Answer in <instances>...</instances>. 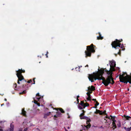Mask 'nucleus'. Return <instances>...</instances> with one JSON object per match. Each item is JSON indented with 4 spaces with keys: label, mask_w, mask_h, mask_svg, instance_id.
<instances>
[{
    "label": "nucleus",
    "mask_w": 131,
    "mask_h": 131,
    "mask_svg": "<svg viewBox=\"0 0 131 131\" xmlns=\"http://www.w3.org/2000/svg\"><path fill=\"white\" fill-rule=\"evenodd\" d=\"M104 71L106 72L107 74L110 75L107 76V78L106 79L105 78L103 77V79L104 80V82L105 83L104 85L106 86H108L109 84H113L114 83V79L112 77V72L111 70L108 71L106 68L104 69Z\"/></svg>",
    "instance_id": "nucleus-2"
},
{
    "label": "nucleus",
    "mask_w": 131,
    "mask_h": 131,
    "mask_svg": "<svg viewBox=\"0 0 131 131\" xmlns=\"http://www.w3.org/2000/svg\"><path fill=\"white\" fill-rule=\"evenodd\" d=\"M34 103L35 104H37L38 106H40V103H38V102H37V103H35V102H34Z\"/></svg>",
    "instance_id": "nucleus-30"
},
{
    "label": "nucleus",
    "mask_w": 131,
    "mask_h": 131,
    "mask_svg": "<svg viewBox=\"0 0 131 131\" xmlns=\"http://www.w3.org/2000/svg\"><path fill=\"white\" fill-rule=\"evenodd\" d=\"M77 103H79V100L78 99H77Z\"/></svg>",
    "instance_id": "nucleus-42"
},
{
    "label": "nucleus",
    "mask_w": 131,
    "mask_h": 131,
    "mask_svg": "<svg viewBox=\"0 0 131 131\" xmlns=\"http://www.w3.org/2000/svg\"><path fill=\"white\" fill-rule=\"evenodd\" d=\"M106 111H104L103 112L102 111H101V113H100V115H101L103 114L105 115L106 114Z\"/></svg>",
    "instance_id": "nucleus-22"
},
{
    "label": "nucleus",
    "mask_w": 131,
    "mask_h": 131,
    "mask_svg": "<svg viewBox=\"0 0 131 131\" xmlns=\"http://www.w3.org/2000/svg\"><path fill=\"white\" fill-rule=\"evenodd\" d=\"M124 117L127 120H130L131 119V117L130 116H126L125 115H124Z\"/></svg>",
    "instance_id": "nucleus-17"
},
{
    "label": "nucleus",
    "mask_w": 131,
    "mask_h": 131,
    "mask_svg": "<svg viewBox=\"0 0 131 131\" xmlns=\"http://www.w3.org/2000/svg\"><path fill=\"white\" fill-rule=\"evenodd\" d=\"M88 66H89L87 64L86 66H85V67H88Z\"/></svg>",
    "instance_id": "nucleus-50"
},
{
    "label": "nucleus",
    "mask_w": 131,
    "mask_h": 131,
    "mask_svg": "<svg viewBox=\"0 0 131 131\" xmlns=\"http://www.w3.org/2000/svg\"><path fill=\"white\" fill-rule=\"evenodd\" d=\"M14 87L15 88V90H18V89L17 88V84L16 83H15L14 84Z\"/></svg>",
    "instance_id": "nucleus-23"
},
{
    "label": "nucleus",
    "mask_w": 131,
    "mask_h": 131,
    "mask_svg": "<svg viewBox=\"0 0 131 131\" xmlns=\"http://www.w3.org/2000/svg\"><path fill=\"white\" fill-rule=\"evenodd\" d=\"M128 91H129V89H128Z\"/></svg>",
    "instance_id": "nucleus-58"
},
{
    "label": "nucleus",
    "mask_w": 131,
    "mask_h": 131,
    "mask_svg": "<svg viewBox=\"0 0 131 131\" xmlns=\"http://www.w3.org/2000/svg\"><path fill=\"white\" fill-rule=\"evenodd\" d=\"M24 85H23V87H24Z\"/></svg>",
    "instance_id": "nucleus-56"
},
{
    "label": "nucleus",
    "mask_w": 131,
    "mask_h": 131,
    "mask_svg": "<svg viewBox=\"0 0 131 131\" xmlns=\"http://www.w3.org/2000/svg\"><path fill=\"white\" fill-rule=\"evenodd\" d=\"M82 111L83 112L81 113L80 115V119H86V120H87V123H90V122L91 121L90 119L87 117L84 116H83L84 115V113L85 112L84 110H82Z\"/></svg>",
    "instance_id": "nucleus-6"
},
{
    "label": "nucleus",
    "mask_w": 131,
    "mask_h": 131,
    "mask_svg": "<svg viewBox=\"0 0 131 131\" xmlns=\"http://www.w3.org/2000/svg\"><path fill=\"white\" fill-rule=\"evenodd\" d=\"M88 92H89V93H90V94L91 93H92V91H89V90H88Z\"/></svg>",
    "instance_id": "nucleus-34"
},
{
    "label": "nucleus",
    "mask_w": 131,
    "mask_h": 131,
    "mask_svg": "<svg viewBox=\"0 0 131 131\" xmlns=\"http://www.w3.org/2000/svg\"><path fill=\"white\" fill-rule=\"evenodd\" d=\"M34 102L37 103V102H38L37 101H36V100H34Z\"/></svg>",
    "instance_id": "nucleus-46"
},
{
    "label": "nucleus",
    "mask_w": 131,
    "mask_h": 131,
    "mask_svg": "<svg viewBox=\"0 0 131 131\" xmlns=\"http://www.w3.org/2000/svg\"><path fill=\"white\" fill-rule=\"evenodd\" d=\"M129 128H130V129H131V127H130Z\"/></svg>",
    "instance_id": "nucleus-57"
},
{
    "label": "nucleus",
    "mask_w": 131,
    "mask_h": 131,
    "mask_svg": "<svg viewBox=\"0 0 131 131\" xmlns=\"http://www.w3.org/2000/svg\"><path fill=\"white\" fill-rule=\"evenodd\" d=\"M27 128H25L24 129V131H27Z\"/></svg>",
    "instance_id": "nucleus-43"
},
{
    "label": "nucleus",
    "mask_w": 131,
    "mask_h": 131,
    "mask_svg": "<svg viewBox=\"0 0 131 131\" xmlns=\"http://www.w3.org/2000/svg\"><path fill=\"white\" fill-rule=\"evenodd\" d=\"M86 94L88 96V97H87L86 99L89 101H91V97L90 93H89V92H87L86 93Z\"/></svg>",
    "instance_id": "nucleus-14"
},
{
    "label": "nucleus",
    "mask_w": 131,
    "mask_h": 131,
    "mask_svg": "<svg viewBox=\"0 0 131 131\" xmlns=\"http://www.w3.org/2000/svg\"><path fill=\"white\" fill-rule=\"evenodd\" d=\"M124 129L125 130H127V128H126V127H124Z\"/></svg>",
    "instance_id": "nucleus-45"
},
{
    "label": "nucleus",
    "mask_w": 131,
    "mask_h": 131,
    "mask_svg": "<svg viewBox=\"0 0 131 131\" xmlns=\"http://www.w3.org/2000/svg\"><path fill=\"white\" fill-rule=\"evenodd\" d=\"M14 125L12 123H11L10 124V128L7 129L6 131H13L14 129Z\"/></svg>",
    "instance_id": "nucleus-9"
},
{
    "label": "nucleus",
    "mask_w": 131,
    "mask_h": 131,
    "mask_svg": "<svg viewBox=\"0 0 131 131\" xmlns=\"http://www.w3.org/2000/svg\"><path fill=\"white\" fill-rule=\"evenodd\" d=\"M88 90L89 91H94L95 90V88L93 85H92L90 87L89 86L88 88Z\"/></svg>",
    "instance_id": "nucleus-11"
},
{
    "label": "nucleus",
    "mask_w": 131,
    "mask_h": 131,
    "mask_svg": "<svg viewBox=\"0 0 131 131\" xmlns=\"http://www.w3.org/2000/svg\"><path fill=\"white\" fill-rule=\"evenodd\" d=\"M59 110L61 112V113H64L65 112L63 110L62 108H59Z\"/></svg>",
    "instance_id": "nucleus-24"
},
{
    "label": "nucleus",
    "mask_w": 131,
    "mask_h": 131,
    "mask_svg": "<svg viewBox=\"0 0 131 131\" xmlns=\"http://www.w3.org/2000/svg\"><path fill=\"white\" fill-rule=\"evenodd\" d=\"M104 69L103 68H101L99 70V71L96 73H93V74H89V75L88 78L90 81L92 82H94V80L96 81V80H102V83L105 84L104 82V80L103 79V75L104 73Z\"/></svg>",
    "instance_id": "nucleus-1"
},
{
    "label": "nucleus",
    "mask_w": 131,
    "mask_h": 131,
    "mask_svg": "<svg viewBox=\"0 0 131 131\" xmlns=\"http://www.w3.org/2000/svg\"><path fill=\"white\" fill-rule=\"evenodd\" d=\"M26 93V91H24L22 92H20L19 93V94H25Z\"/></svg>",
    "instance_id": "nucleus-27"
},
{
    "label": "nucleus",
    "mask_w": 131,
    "mask_h": 131,
    "mask_svg": "<svg viewBox=\"0 0 131 131\" xmlns=\"http://www.w3.org/2000/svg\"><path fill=\"white\" fill-rule=\"evenodd\" d=\"M123 41L122 39L120 40H118L116 39L115 41H113L111 43V45L113 48H114L115 49H119V48H123V47H124L123 44H122V46H121V44L120 43Z\"/></svg>",
    "instance_id": "nucleus-4"
},
{
    "label": "nucleus",
    "mask_w": 131,
    "mask_h": 131,
    "mask_svg": "<svg viewBox=\"0 0 131 131\" xmlns=\"http://www.w3.org/2000/svg\"><path fill=\"white\" fill-rule=\"evenodd\" d=\"M99 128H102L103 129L104 128L102 126H101V127H99Z\"/></svg>",
    "instance_id": "nucleus-44"
},
{
    "label": "nucleus",
    "mask_w": 131,
    "mask_h": 131,
    "mask_svg": "<svg viewBox=\"0 0 131 131\" xmlns=\"http://www.w3.org/2000/svg\"><path fill=\"white\" fill-rule=\"evenodd\" d=\"M97 106H96V105L95 104V106L93 107L96 108H97Z\"/></svg>",
    "instance_id": "nucleus-41"
},
{
    "label": "nucleus",
    "mask_w": 131,
    "mask_h": 131,
    "mask_svg": "<svg viewBox=\"0 0 131 131\" xmlns=\"http://www.w3.org/2000/svg\"><path fill=\"white\" fill-rule=\"evenodd\" d=\"M79 97L80 96L79 95H78L77 96V99H78V98H79Z\"/></svg>",
    "instance_id": "nucleus-47"
},
{
    "label": "nucleus",
    "mask_w": 131,
    "mask_h": 131,
    "mask_svg": "<svg viewBox=\"0 0 131 131\" xmlns=\"http://www.w3.org/2000/svg\"><path fill=\"white\" fill-rule=\"evenodd\" d=\"M17 73L16 75L18 78L17 80V83L20 84L19 81H21L22 80H25L24 77L22 74V73H24L25 71L24 70H23L22 69H19L18 71H16Z\"/></svg>",
    "instance_id": "nucleus-5"
},
{
    "label": "nucleus",
    "mask_w": 131,
    "mask_h": 131,
    "mask_svg": "<svg viewBox=\"0 0 131 131\" xmlns=\"http://www.w3.org/2000/svg\"><path fill=\"white\" fill-rule=\"evenodd\" d=\"M35 78H34L33 79V82H34L33 84H35Z\"/></svg>",
    "instance_id": "nucleus-36"
},
{
    "label": "nucleus",
    "mask_w": 131,
    "mask_h": 131,
    "mask_svg": "<svg viewBox=\"0 0 131 131\" xmlns=\"http://www.w3.org/2000/svg\"><path fill=\"white\" fill-rule=\"evenodd\" d=\"M48 53V51H47L46 54V57L47 58L48 57V56L47 55V54Z\"/></svg>",
    "instance_id": "nucleus-38"
},
{
    "label": "nucleus",
    "mask_w": 131,
    "mask_h": 131,
    "mask_svg": "<svg viewBox=\"0 0 131 131\" xmlns=\"http://www.w3.org/2000/svg\"><path fill=\"white\" fill-rule=\"evenodd\" d=\"M92 100L93 101H94L95 102L97 101H96V99H92Z\"/></svg>",
    "instance_id": "nucleus-33"
},
{
    "label": "nucleus",
    "mask_w": 131,
    "mask_h": 131,
    "mask_svg": "<svg viewBox=\"0 0 131 131\" xmlns=\"http://www.w3.org/2000/svg\"><path fill=\"white\" fill-rule=\"evenodd\" d=\"M96 46L92 43L90 46H88L86 47V50L85 51V57L87 58L88 57H91V53H94L95 52V47Z\"/></svg>",
    "instance_id": "nucleus-3"
},
{
    "label": "nucleus",
    "mask_w": 131,
    "mask_h": 131,
    "mask_svg": "<svg viewBox=\"0 0 131 131\" xmlns=\"http://www.w3.org/2000/svg\"><path fill=\"white\" fill-rule=\"evenodd\" d=\"M82 66H79V68H80V67H82Z\"/></svg>",
    "instance_id": "nucleus-53"
},
{
    "label": "nucleus",
    "mask_w": 131,
    "mask_h": 131,
    "mask_svg": "<svg viewBox=\"0 0 131 131\" xmlns=\"http://www.w3.org/2000/svg\"><path fill=\"white\" fill-rule=\"evenodd\" d=\"M130 128H127L126 131H130Z\"/></svg>",
    "instance_id": "nucleus-32"
},
{
    "label": "nucleus",
    "mask_w": 131,
    "mask_h": 131,
    "mask_svg": "<svg viewBox=\"0 0 131 131\" xmlns=\"http://www.w3.org/2000/svg\"><path fill=\"white\" fill-rule=\"evenodd\" d=\"M50 113L51 112H49L47 113L44 114L43 118L46 119L48 116H49Z\"/></svg>",
    "instance_id": "nucleus-12"
},
{
    "label": "nucleus",
    "mask_w": 131,
    "mask_h": 131,
    "mask_svg": "<svg viewBox=\"0 0 131 131\" xmlns=\"http://www.w3.org/2000/svg\"><path fill=\"white\" fill-rule=\"evenodd\" d=\"M91 126V125L90 123L88 124L86 126H85L84 128H83V129L85 130H86L85 129H89L90 128Z\"/></svg>",
    "instance_id": "nucleus-15"
},
{
    "label": "nucleus",
    "mask_w": 131,
    "mask_h": 131,
    "mask_svg": "<svg viewBox=\"0 0 131 131\" xmlns=\"http://www.w3.org/2000/svg\"><path fill=\"white\" fill-rule=\"evenodd\" d=\"M120 53V52H118V54H119Z\"/></svg>",
    "instance_id": "nucleus-54"
},
{
    "label": "nucleus",
    "mask_w": 131,
    "mask_h": 131,
    "mask_svg": "<svg viewBox=\"0 0 131 131\" xmlns=\"http://www.w3.org/2000/svg\"><path fill=\"white\" fill-rule=\"evenodd\" d=\"M117 125L119 127L121 126V124L119 122H118V123L117 124Z\"/></svg>",
    "instance_id": "nucleus-26"
},
{
    "label": "nucleus",
    "mask_w": 131,
    "mask_h": 131,
    "mask_svg": "<svg viewBox=\"0 0 131 131\" xmlns=\"http://www.w3.org/2000/svg\"><path fill=\"white\" fill-rule=\"evenodd\" d=\"M26 112L25 111L24 108H23L22 110V112L21 113V114L25 117H26Z\"/></svg>",
    "instance_id": "nucleus-10"
},
{
    "label": "nucleus",
    "mask_w": 131,
    "mask_h": 131,
    "mask_svg": "<svg viewBox=\"0 0 131 131\" xmlns=\"http://www.w3.org/2000/svg\"><path fill=\"white\" fill-rule=\"evenodd\" d=\"M122 74H123V75H124V76L125 75V74H126V75H127V73L126 72H123V73Z\"/></svg>",
    "instance_id": "nucleus-37"
},
{
    "label": "nucleus",
    "mask_w": 131,
    "mask_h": 131,
    "mask_svg": "<svg viewBox=\"0 0 131 131\" xmlns=\"http://www.w3.org/2000/svg\"><path fill=\"white\" fill-rule=\"evenodd\" d=\"M70 117L69 116L68 117V118H69Z\"/></svg>",
    "instance_id": "nucleus-55"
},
{
    "label": "nucleus",
    "mask_w": 131,
    "mask_h": 131,
    "mask_svg": "<svg viewBox=\"0 0 131 131\" xmlns=\"http://www.w3.org/2000/svg\"><path fill=\"white\" fill-rule=\"evenodd\" d=\"M116 122L114 121L112 123V125L113 126V129H114L116 128V125L115 123V122Z\"/></svg>",
    "instance_id": "nucleus-16"
},
{
    "label": "nucleus",
    "mask_w": 131,
    "mask_h": 131,
    "mask_svg": "<svg viewBox=\"0 0 131 131\" xmlns=\"http://www.w3.org/2000/svg\"><path fill=\"white\" fill-rule=\"evenodd\" d=\"M115 67H113L110 66V70L112 71H114L115 70V69L114 68Z\"/></svg>",
    "instance_id": "nucleus-21"
},
{
    "label": "nucleus",
    "mask_w": 131,
    "mask_h": 131,
    "mask_svg": "<svg viewBox=\"0 0 131 131\" xmlns=\"http://www.w3.org/2000/svg\"><path fill=\"white\" fill-rule=\"evenodd\" d=\"M80 104L81 105L82 107H83V108H85V106L84 104V102L83 101H81V102L80 103Z\"/></svg>",
    "instance_id": "nucleus-18"
},
{
    "label": "nucleus",
    "mask_w": 131,
    "mask_h": 131,
    "mask_svg": "<svg viewBox=\"0 0 131 131\" xmlns=\"http://www.w3.org/2000/svg\"><path fill=\"white\" fill-rule=\"evenodd\" d=\"M106 118H108L109 119H110V117H109L107 116V115H106Z\"/></svg>",
    "instance_id": "nucleus-40"
},
{
    "label": "nucleus",
    "mask_w": 131,
    "mask_h": 131,
    "mask_svg": "<svg viewBox=\"0 0 131 131\" xmlns=\"http://www.w3.org/2000/svg\"><path fill=\"white\" fill-rule=\"evenodd\" d=\"M85 107L86 106H89V104L88 103L86 102L85 103H84Z\"/></svg>",
    "instance_id": "nucleus-28"
},
{
    "label": "nucleus",
    "mask_w": 131,
    "mask_h": 131,
    "mask_svg": "<svg viewBox=\"0 0 131 131\" xmlns=\"http://www.w3.org/2000/svg\"><path fill=\"white\" fill-rule=\"evenodd\" d=\"M79 108L81 110H82L83 108V107L81 106H79Z\"/></svg>",
    "instance_id": "nucleus-35"
},
{
    "label": "nucleus",
    "mask_w": 131,
    "mask_h": 131,
    "mask_svg": "<svg viewBox=\"0 0 131 131\" xmlns=\"http://www.w3.org/2000/svg\"><path fill=\"white\" fill-rule=\"evenodd\" d=\"M98 34L99 35V36L97 37V40H102L103 39V37L101 36V35L100 32L98 33Z\"/></svg>",
    "instance_id": "nucleus-13"
},
{
    "label": "nucleus",
    "mask_w": 131,
    "mask_h": 131,
    "mask_svg": "<svg viewBox=\"0 0 131 131\" xmlns=\"http://www.w3.org/2000/svg\"><path fill=\"white\" fill-rule=\"evenodd\" d=\"M0 131H3L2 129H0Z\"/></svg>",
    "instance_id": "nucleus-48"
},
{
    "label": "nucleus",
    "mask_w": 131,
    "mask_h": 131,
    "mask_svg": "<svg viewBox=\"0 0 131 131\" xmlns=\"http://www.w3.org/2000/svg\"><path fill=\"white\" fill-rule=\"evenodd\" d=\"M110 66H112L115 67L116 66V64L114 62H112L111 63V65Z\"/></svg>",
    "instance_id": "nucleus-25"
},
{
    "label": "nucleus",
    "mask_w": 131,
    "mask_h": 131,
    "mask_svg": "<svg viewBox=\"0 0 131 131\" xmlns=\"http://www.w3.org/2000/svg\"><path fill=\"white\" fill-rule=\"evenodd\" d=\"M130 124L131 125V122L130 123Z\"/></svg>",
    "instance_id": "nucleus-59"
},
{
    "label": "nucleus",
    "mask_w": 131,
    "mask_h": 131,
    "mask_svg": "<svg viewBox=\"0 0 131 131\" xmlns=\"http://www.w3.org/2000/svg\"><path fill=\"white\" fill-rule=\"evenodd\" d=\"M110 117H111V119H112L113 122L115 121L116 122V121L115 120V116H112L111 115L110 116Z\"/></svg>",
    "instance_id": "nucleus-20"
},
{
    "label": "nucleus",
    "mask_w": 131,
    "mask_h": 131,
    "mask_svg": "<svg viewBox=\"0 0 131 131\" xmlns=\"http://www.w3.org/2000/svg\"><path fill=\"white\" fill-rule=\"evenodd\" d=\"M36 95L37 96H40V95H39V93H37L36 94Z\"/></svg>",
    "instance_id": "nucleus-39"
},
{
    "label": "nucleus",
    "mask_w": 131,
    "mask_h": 131,
    "mask_svg": "<svg viewBox=\"0 0 131 131\" xmlns=\"http://www.w3.org/2000/svg\"><path fill=\"white\" fill-rule=\"evenodd\" d=\"M25 82H26V81H25Z\"/></svg>",
    "instance_id": "nucleus-60"
},
{
    "label": "nucleus",
    "mask_w": 131,
    "mask_h": 131,
    "mask_svg": "<svg viewBox=\"0 0 131 131\" xmlns=\"http://www.w3.org/2000/svg\"><path fill=\"white\" fill-rule=\"evenodd\" d=\"M32 82V80L31 79L29 81L27 82V83H30Z\"/></svg>",
    "instance_id": "nucleus-31"
},
{
    "label": "nucleus",
    "mask_w": 131,
    "mask_h": 131,
    "mask_svg": "<svg viewBox=\"0 0 131 131\" xmlns=\"http://www.w3.org/2000/svg\"><path fill=\"white\" fill-rule=\"evenodd\" d=\"M96 104H95V105H96V106H97L99 105V103H98L97 101L96 102Z\"/></svg>",
    "instance_id": "nucleus-29"
},
{
    "label": "nucleus",
    "mask_w": 131,
    "mask_h": 131,
    "mask_svg": "<svg viewBox=\"0 0 131 131\" xmlns=\"http://www.w3.org/2000/svg\"><path fill=\"white\" fill-rule=\"evenodd\" d=\"M61 113L59 112H57L56 115H54V119H56L55 118H57L58 117H60L61 116Z\"/></svg>",
    "instance_id": "nucleus-8"
},
{
    "label": "nucleus",
    "mask_w": 131,
    "mask_h": 131,
    "mask_svg": "<svg viewBox=\"0 0 131 131\" xmlns=\"http://www.w3.org/2000/svg\"><path fill=\"white\" fill-rule=\"evenodd\" d=\"M40 98H41L40 97H39V98H38V99L39 100L40 99Z\"/></svg>",
    "instance_id": "nucleus-52"
},
{
    "label": "nucleus",
    "mask_w": 131,
    "mask_h": 131,
    "mask_svg": "<svg viewBox=\"0 0 131 131\" xmlns=\"http://www.w3.org/2000/svg\"><path fill=\"white\" fill-rule=\"evenodd\" d=\"M101 111H100L99 110H97V109H96V111L94 113L95 114H98V113H99L100 114V113H101Z\"/></svg>",
    "instance_id": "nucleus-19"
},
{
    "label": "nucleus",
    "mask_w": 131,
    "mask_h": 131,
    "mask_svg": "<svg viewBox=\"0 0 131 131\" xmlns=\"http://www.w3.org/2000/svg\"><path fill=\"white\" fill-rule=\"evenodd\" d=\"M3 127H1V126H0V128H3Z\"/></svg>",
    "instance_id": "nucleus-51"
},
{
    "label": "nucleus",
    "mask_w": 131,
    "mask_h": 131,
    "mask_svg": "<svg viewBox=\"0 0 131 131\" xmlns=\"http://www.w3.org/2000/svg\"><path fill=\"white\" fill-rule=\"evenodd\" d=\"M131 76V75L130 74V75L127 74V75L126 76H124V75L123 74H122L121 75V74H120L119 78V81H121V80H124L125 79H126L128 77H130Z\"/></svg>",
    "instance_id": "nucleus-7"
},
{
    "label": "nucleus",
    "mask_w": 131,
    "mask_h": 131,
    "mask_svg": "<svg viewBox=\"0 0 131 131\" xmlns=\"http://www.w3.org/2000/svg\"><path fill=\"white\" fill-rule=\"evenodd\" d=\"M4 100H5V101H7L6 99V98H5V99H4Z\"/></svg>",
    "instance_id": "nucleus-49"
}]
</instances>
